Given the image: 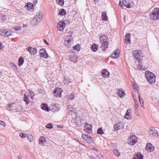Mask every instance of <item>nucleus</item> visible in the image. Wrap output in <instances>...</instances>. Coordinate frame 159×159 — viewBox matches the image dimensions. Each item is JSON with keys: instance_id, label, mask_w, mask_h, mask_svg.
Instances as JSON below:
<instances>
[{"instance_id": "2f4dec72", "label": "nucleus", "mask_w": 159, "mask_h": 159, "mask_svg": "<svg viewBox=\"0 0 159 159\" xmlns=\"http://www.w3.org/2000/svg\"><path fill=\"white\" fill-rule=\"evenodd\" d=\"M98 46L96 44H93L91 47V49L93 52H96L98 50Z\"/></svg>"}, {"instance_id": "13d9d810", "label": "nucleus", "mask_w": 159, "mask_h": 159, "mask_svg": "<svg viewBox=\"0 0 159 159\" xmlns=\"http://www.w3.org/2000/svg\"><path fill=\"white\" fill-rule=\"evenodd\" d=\"M3 76L2 75V73L0 71V79H3Z\"/></svg>"}, {"instance_id": "0eeeda50", "label": "nucleus", "mask_w": 159, "mask_h": 159, "mask_svg": "<svg viewBox=\"0 0 159 159\" xmlns=\"http://www.w3.org/2000/svg\"><path fill=\"white\" fill-rule=\"evenodd\" d=\"M84 130L87 133H91L92 132V126L87 123H85L84 125Z\"/></svg>"}, {"instance_id": "ea45409f", "label": "nucleus", "mask_w": 159, "mask_h": 159, "mask_svg": "<svg viewBox=\"0 0 159 159\" xmlns=\"http://www.w3.org/2000/svg\"><path fill=\"white\" fill-rule=\"evenodd\" d=\"M97 133L98 134H102L104 133L101 128H99L97 130Z\"/></svg>"}, {"instance_id": "cd10ccee", "label": "nucleus", "mask_w": 159, "mask_h": 159, "mask_svg": "<svg viewBox=\"0 0 159 159\" xmlns=\"http://www.w3.org/2000/svg\"><path fill=\"white\" fill-rule=\"evenodd\" d=\"M24 61V58L22 57H20L18 60V65L19 66H21Z\"/></svg>"}, {"instance_id": "e2e57ef3", "label": "nucleus", "mask_w": 159, "mask_h": 159, "mask_svg": "<svg viewBox=\"0 0 159 159\" xmlns=\"http://www.w3.org/2000/svg\"><path fill=\"white\" fill-rule=\"evenodd\" d=\"M21 156L20 155L18 156L17 158L19 159H21Z\"/></svg>"}, {"instance_id": "864d4df0", "label": "nucleus", "mask_w": 159, "mask_h": 159, "mask_svg": "<svg viewBox=\"0 0 159 159\" xmlns=\"http://www.w3.org/2000/svg\"><path fill=\"white\" fill-rule=\"evenodd\" d=\"M14 29L16 30H20L21 29L20 27L16 26L14 27Z\"/></svg>"}, {"instance_id": "a211bd4d", "label": "nucleus", "mask_w": 159, "mask_h": 159, "mask_svg": "<svg viewBox=\"0 0 159 159\" xmlns=\"http://www.w3.org/2000/svg\"><path fill=\"white\" fill-rule=\"evenodd\" d=\"M101 45L100 47L103 50H106L108 48V43L107 42H101Z\"/></svg>"}, {"instance_id": "c756f323", "label": "nucleus", "mask_w": 159, "mask_h": 159, "mask_svg": "<svg viewBox=\"0 0 159 159\" xmlns=\"http://www.w3.org/2000/svg\"><path fill=\"white\" fill-rule=\"evenodd\" d=\"M102 20L103 21H107L108 20L107 17V16L106 13L105 12H103L102 13L101 16Z\"/></svg>"}, {"instance_id": "7ed1b4c3", "label": "nucleus", "mask_w": 159, "mask_h": 159, "mask_svg": "<svg viewBox=\"0 0 159 159\" xmlns=\"http://www.w3.org/2000/svg\"><path fill=\"white\" fill-rule=\"evenodd\" d=\"M133 57L138 61H140L143 57V54L141 50L134 51L133 52Z\"/></svg>"}, {"instance_id": "a18cd8bd", "label": "nucleus", "mask_w": 159, "mask_h": 159, "mask_svg": "<svg viewBox=\"0 0 159 159\" xmlns=\"http://www.w3.org/2000/svg\"><path fill=\"white\" fill-rule=\"evenodd\" d=\"M46 127L48 129H51L53 128V126L52 123H49L46 125Z\"/></svg>"}, {"instance_id": "a878e982", "label": "nucleus", "mask_w": 159, "mask_h": 159, "mask_svg": "<svg viewBox=\"0 0 159 159\" xmlns=\"http://www.w3.org/2000/svg\"><path fill=\"white\" fill-rule=\"evenodd\" d=\"M26 5L28 11H31L33 9L34 7L33 4L32 3L29 2L26 4Z\"/></svg>"}, {"instance_id": "338daca9", "label": "nucleus", "mask_w": 159, "mask_h": 159, "mask_svg": "<svg viewBox=\"0 0 159 159\" xmlns=\"http://www.w3.org/2000/svg\"><path fill=\"white\" fill-rule=\"evenodd\" d=\"M135 107L136 108H137L138 107V105L137 104H135Z\"/></svg>"}, {"instance_id": "e433bc0d", "label": "nucleus", "mask_w": 159, "mask_h": 159, "mask_svg": "<svg viewBox=\"0 0 159 159\" xmlns=\"http://www.w3.org/2000/svg\"><path fill=\"white\" fill-rule=\"evenodd\" d=\"M52 109L54 111H57L58 110V107L56 104L52 105L51 107Z\"/></svg>"}, {"instance_id": "774afa93", "label": "nucleus", "mask_w": 159, "mask_h": 159, "mask_svg": "<svg viewBox=\"0 0 159 159\" xmlns=\"http://www.w3.org/2000/svg\"><path fill=\"white\" fill-rule=\"evenodd\" d=\"M44 42H45V43L47 44H48V43L47 42V41L45 40H44Z\"/></svg>"}, {"instance_id": "6ab92c4d", "label": "nucleus", "mask_w": 159, "mask_h": 159, "mask_svg": "<svg viewBox=\"0 0 159 159\" xmlns=\"http://www.w3.org/2000/svg\"><path fill=\"white\" fill-rule=\"evenodd\" d=\"M143 156L140 152H138L133 156L134 159H143Z\"/></svg>"}, {"instance_id": "1a4fd4ad", "label": "nucleus", "mask_w": 159, "mask_h": 159, "mask_svg": "<svg viewBox=\"0 0 159 159\" xmlns=\"http://www.w3.org/2000/svg\"><path fill=\"white\" fill-rule=\"evenodd\" d=\"M61 89L59 88H57L55 89L53 91L55 96L57 97H61Z\"/></svg>"}, {"instance_id": "393cba45", "label": "nucleus", "mask_w": 159, "mask_h": 159, "mask_svg": "<svg viewBox=\"0 0 159 159\" xmlns=\"http://www.w3.org/2000/svg\"><path fill=\"white\" fill-rule=\"evenodd\" d=\"M41 107L43 110H45L47 111H49V108L46 104L42 103L41 105Z\"/></svg>"}, {"instance_id": "4d7b16f0", "label": "nucleus", "mask_w": 159, "mask_h": 159, "mask_svg": "<svg viewBox=\"0 0 159 159\" xmlns=\"http://www.w3.org/2000/svg\"><path fill=\"white\" fill-rule=\"evenodd\" d=\"M5 123L3 121L0 120V125H3L4 126H5V125H4Z\"/></svg>"}, {"instance_id": "680f3d73", "label": "nucleus", "mask_w": 159, "mask_h": 159, "mask_svg": "<svg viewBox=\"0 0 159 159\" xmlns=\"http://www.w3.org/2000/svg\"><path fill=\"white\" fill-rule=\"evenodd\" d=\"M57 127L58 128H62L63 127V126L62 125H58V126H57Z\"/></svg>"}, {"instance_id": "5701e85b", "label": "nucleus", "mask_w": 159, "mask_h": 159, "mask_svg": "<svg viewBox=\"0 0 159 159\" xmlns=\"http://www.w3.org/2000/svg\"><path fill=\"white\" fill-rule=\"evenodd\" d=\"M100 39L101 42H107L108 38L105 35H101Z\"/></svg>"}, {"instance_id": "de8ad7c7", "label": "nucleus", "mask_w": 159, "mask_h": 159, "mask_svg": "<svg viewBox=\"0 0 159 159\" xmlns=\"http://www.w3.org/2000/svg\"><path fill=\"white\" fill-rule=\"evenodd\" d=\"M11 33L10 31H7L5 32V36H8L11 35Z\"/></svg>"}, {"instance_id": "bb28decb", "label": "nucleus", "mask_w": 159, "mask_h": 159, "mask_svg": "<svg viewBox=\"0 0 159 159\" xmlns=\"http://www.w3.org/2000/svg\"><path fill=\"white\" fill-rule=\"evenodd\" d=\"M70 38H71V36H67L65 38V42L66 44H70L71 43L72 40Z\"/></svg>"}, {"instance_id": "58836bf2", "label": "nucleus", "mask_w": 159, "mask_h": 159, "mask_svg": "<svg viewBox=\"0 0 159 159\" xmlns=\"http://www.w3.org/2000/svg\"><path fill=\"white\" fill-rule=\"evenodd\" d=\"M113 152L115 155L117 157H119L120 156V152L117 149H114L113 150Z\"/></svg>"}, {"instance_id": "0e129e2a", "label": "nucleus", "mask_w": 159, "mask_h": 159, "mask_svg": "<svg viewBox=\"0 0 159 159\" xmlns=\"http://www.w3.org/2000/svg\"><path fill=\"white\" fill-rule=\"evenodd\" d=\"M135 113L136 114V115H138V112L137 110L136 109L135 110Z\"/></svg>"}, {"instance_id": "c85d7f7f", "label": "nucleus", "mask_w": 159, "mask_h": 159, "mask_svg": "<svg viewBox=\"0 0 159 159\" xmlns=\"http://www.w3.org/2000/svg\"><path fill=\"white\" fill-rule=\"evenodd\" d=\"M118 94L120 98H122L125 95V93L123 90H119Z\"/></svg>"}, {"instance_id": "a19ab883", "label": "nucleus", "mask_w": 159, "mask_h": 159, "mask_svg": "<svg viewBox=\"0 0 159 159\" xmlns=\"http://www.w3.org/2000/svg\"><path fill=\"white\" fill-rule=\"evenodd\" d=\"M68 111L70 112L73 111L74 110V108L73 107V106L71 105H70L68 106Z\"/></svg>"}, {"instance_id": "79ce46f5", "label": "nucleus", "mask_w": 159, "mask_h": 159, "mask_svg": "<svg viewBox=\"0 0 159 159\" xmlns=\"http://www.w3.org/2000/svg\"><path fill=\"white\" fill-rule=\"evenodd\" d=\"M75 98L74 93H71L69 96V99L71 100H73Z\"/></svg>"}, {"instance_id": "473e14b6", "label": "nucleus", "mask_w": 159, "mask_h": 159, "mask_svg": "<svg viewBox=\"0 0 159 159\" xmlns=\"http://www.w3.org/2000/svg\"><path fill=\"white\" fill-rule=\"evenodd\" d=\"M40 23L39 22H38L36 19L35 18H34L33 19V20L31 21V24L33 25H37L38 23Z\"/></svg>"}, {"instance_id": "69168bd1", "label": "nucleus", "mask_w": 159, "mask_h": 159, "mask_svg": "<svg viewBox=\"0 0 159 159\" xmlns=\"http://www.w3.org/2000/svg\"><path fill=\"white\" fill-rule=\"evenodd\" d=\"M92 149L96 151H97L98 152V151L97 149H96L94 148H93Z\"/></svg>"}, {"instance_id": "5fc2aeb1", "label": "nucleus", "mask_w": 159, "mask_h": 159, "mask_svg": "<svg viewBox=\"0 0 159 159\" xmlns=\"http://www.w3.org/2000/svg\"><path fill=\"white\" fill-rule=\"evenodd\" d=\"M12 65L11 66H13V68L15 70H17V67L16 65H15L14 63H12L11 64Z\"/></svg>"}, {"instance_id": "72a5a7b5", "label": "nucleus", "mask_w": 159, "mask_h": 159, "mask_svg": "<svg viewBox=\"0 0 159 159\" xmlns=\"http://www.w3.org/2000/svg\"><path fill=\"white\" fill-rule=\"evenodd\" d=\"M130 34L129 33L126 34L125 35V43H126L127 42H129L130 41Z\"/></svg>"}, {"instance_id": "6e6d98bb", "label": "nucleus", "mask_w": 159, "mask_h": 159, "mask_svg": "<svg viewBox=\"0 0 159 159\" xmlns=\"http://www.w3.org/2000/svg\"><path fill=\"white\" fill-rule=\"evenodd\" d=\"M5 32L2 31H0V34L2 36H5Z\"/></svg>"}, {"instance_id": "4be33fe9", "label": "nucleus", "mask_w": 159, "mask_h": 159, "mask_svg": "<svg viewBox=\"0 0 159 159\" xmlns=\"http://www.w3.org/2000/svg\"><path fill=\"white\" fill-rule=\"evenodd\" d=\"M17 106L16 105V104L15 103H11L9 104L7 108V109L9 111L12 110V108H13L15 107H17Z\"/></svg>"}, {"instance_id": "37998d69", "label": "nucleus", "mask_w": 159, "mask_h": 159, "mask_svg": "<svg viewBox=\"0 0 159 159\" xmlns=\"http://www.w3.org/2000/svg\"><path fill=\"white\" fill-rule=\"evenodd\" d=\"M57 2L60 5H62L64 3L63 0H56Z\"/></svg>"}, {"instance_id": "39448f33", "label": "nucleus", "mask_w": 159, "mask_h": 159, "mask_svg": "<svg viewBox=\"0 0 159 159\" xmlns=\"http://www.w3.org/2000/svg\"><path fill=\"white\" fill-rule=\"evenodd\" d=\"M66 24L63 20L60 21L57 24V27L58 30L62 31L65 28Z\"/></svg>"}, {"instance_id": "603ef678", "label": "nucleus", "mask_w": 159, "mask_h": 159, "mask_svg": "<svg viewBox=\"0 0 159 159\" xmlns=\"http://www.w3.org/2000/svg\"><path fill=\"white\" fill-rule=\"evenodd\" d=\"M30 96L31 98H33V97L35 96V93L34 92L30 91Z\"/></svg>"}, {"instance_id": "3c124183", "label": "nucleus", "mask_w": 159, "mask_h": 159, "mask_svg": "<svg viewBox=\"0 0 159 159\" xmlns=\"http://www.w3.org/2000/svg\"><path fill=\"white\" fill-rule=\"evenodd\" d=\"M1 17H2L1 19L3 21L7 20V17L6 16L4 15H2L1 16Z\"/></svg>"}, {"instance_id": "20e7f679", "label": "nucleus", "mask_w": 159, "mask_h": 159, "mask_svg": "<svg viewBox=\"0 0 159 159\" xmlns=\"http://www.w3.org/2000/svg\"><path fill=\"white\" fill-rule=\"evenodd\" d=\"M137 141V138L134 135H132L128 139V141L129 143L132 145H134Z\"/></svg>"}, {"instance_id": "f3484780", "label": "nucleus", "mask_w": 159, "mask_h": 159, "mask_svg": "<svg viewBox=\"0 0 159 159\" xmlns=\"http://www.w3.org/2000/svg\"><path fill=\"white\" fill-rule=\"evenodd\" d=\"M119 52L120 51L118 49H116L114 51V52L111 55V57L112 58H117L119 56Z\"/></svg>"}, {"instance_id": "9d476101", "label": "nucleus", "mask_w": 159, "mask_h": 159, "mask_svg": "<svg viewBox=\"0 0 159 159\" xmlns=\"http://www.w3.org/2000/svg\"><path fill=\"white\" fill-rule=\"evenodd\" d=\"M149 133L150 135L155 136H158V133L156 129L153 127H151L149 129Z\"/></svg>"}, {"instance_id": "c9c22d12", "label": "nucleus", "mask_w": 159, "mask_h": 159, "mask_svg": "<svg viewBox=\"0 0 159 159\" xmlns=\"http://www.w3.org/2000/svg\"><path fill=\"white\" fill-rule=\"evenodd\" d=\"M138 98H139V100L140 104H141V106L142 107H144V104L143 103V101L142 98H141L140 97V95L139 94H138Z\"/></svg>"}, {"instance_id": "bf43d9fd", "label": "nucleus", "mask_w": 159, "mask_h": 159, "mask_svg": "<svg viewBox=\"0 0 159 159\" xmlns=\"http://www.w3.org/2000/svg\"><path fill=\"white\" fill-rule=\"evenodd\" d=\"M119 5L122 8H123V6L122 5V4L121 3L120 1Z\"/></svg>"}, {"instance_id": "9b49d317", "label": "nucleus", "mask_w": 159, "mask_h": 159, "mask_svg": "<svg viewBox=\"0 0 159 159\" xmlns=\"http://www.w3.org/2000/svg\"><path fill=\"white\" fill-rule=\"evenodd\" d=\"M146 149L148 152H153L154 150V147L151 143H148L146 146Z\"/></svg>"}, {"instance_id": "6e6552de", "label": "nucleus", "mask_w": 159, "mask_h": 159, "mask_svg": "<svg viewBox=\"0 0 159 159\" xmlns=\"http://www.w3.org/2000/svg\"><path fill=\"white\" fill-rule=\"evenodd\" d=\"M40 56L41 57L47 58L48 57V53L46 51L45 49L42 48L39 51Z\"/></svg>"}, {"instance_id": "f03ea898", "label": "nucleus", "mask_w": 159, "mask_h": 159, "mask_svg": "<svg viewBox=\"0 0 159 159\" xmlns=\"http://www.w3.org/2000/svg\"><path fill=\"white\" fill-rule=\"evenodd\" d=\"M151 19L154 20L159 19V8H154L150 15Z\"/></svg>"}, {"instance_id": "4c0bfd02", "label": "nucleus", "mask_w": 159, "mask_h": 159, "mask_svg": "<svg viewBox=\"0 0 159 159\" xmlns=\"http://www.w3.org/2000/svg\"><path fill=\"white\" fill-rule=\"evenodd\" d=\"M74 50L79 51L80 50V46L79 44H77L73 47Z\"/></svg>"}, {"instance_id": "b1692460", "label": "nucleus", "mask_w": 159, "mask_h": 159, "mask_svg": "<svg viewBox=\"0 0 159 159\" xmlns=\"http://www.w3.org/2000/svg\"><path fill=\"white\" fill-rule=\"evenodd\" d=\"M45 141V137L44 136H42L40 138L39 140V144L43 145Z\"/></svg>"}, {"instance_id": "49530a36", "label": "nucleus", "mask_w": 159, "mask_h": 159, "mask_svg": "<svg viewBox=\"0 0 159 159\" xmlns=\"http://www.w3.org/2000/svg\"><path fill=\"white\" fill-rule=\"evenodd\" d=\"M28 139L30 142H32L33 140V137L31 135H28Z\"/></svg>"}, {"instance_id": "8fccbe9b", "label": "nucleus", "mask_w": 159, "mask_h": 159, "mask_svg": "<svg viewBox=\"0 0 159 159\" xmlns=\"http://www.w3.org/2000/svg\"><path fill=\"white\" fill-rule=\"evenodd\" d=\"M27 134L23 133H20V136L22 138H25L26 137Z\"/></svg>"}, {"instance_id": "aec40b11", "label": "nucleus", "mask_w": 159, "mask_h": 159, "mask_svg": "<svg viewBox=\"0 0 159 159\" xmlns=\"http://www.w3.org/2000/svg\"><path fill=\"white\" fill-rule=\"evenodd\" d=\"M121 123H119L118 124L115 125L114 126V130L117 131L119 130H120L122 129L123 126H120Z\"/></svg>"}, {"instance_id": "ddd939ff", "label": "nucleus", "mask_w": 159, "mask_h": 159, "mask_svg": "<svg viewBox=\"0 0 159 159\" xmlns=\"http://www.w3.org/2000/svg\"><path fill=\"white\" fill-rule=\"evenodd\" d=\"M27 50L31 54L34 55L37 52V50L34 48L32 47H29L27 48Z\"/></svg>"}, {"instance_id": "423d86ee", "label": "nucleus", "mask_w": 159, "mask_h": 159, "mask_svg": "<svg viewBox=\"0 0 159 159\" xmlns=\"http://www.w3.org/2000/svg\"><path fill=\"white\" fill-rule=\"evenodd\" d=\"M82 137L83 139L86 140L88 143H93V138L90 136H89L87 134H82Z\"/></svg>"}, {"instance_id": "c03bdc74", "label": "nucleus", "mask_w": 159, "mask_h": 159, "mask_svg": "<svg viewBox=\"0 0 159 159\" xmlns=\"http://www.w3.org/2000/svg\"><path fill=\"white\" fill-rule=\"evenodd\" d=\"M22 106L20 105H18V107L17 108H15V109L17 112H19L21 111L22 110Z\"/></svg>"}, {"instance_id": "f8f14e48", "label": "nucleus", "mask_w": 159, "mask_h": 159, "mask_svg": "<svg viewBox=\"0 0 159 159\" xmlns=\"http://www.w3.org/2000/svg\"><path fill=\"white\" fill-rule=\"evenodd\" d=\"M42 17V14L40 12H37L36 15L34 16V18L36 19L39 22L41 21Z\"/></svg>"}, {"instance_id": "7c9ffc66", "label": "nucleus", "mask_w": 159, "mask_h": 159, "mask_svg": "<svg viewBox=\"0 0 159 159\" xmlns=\"http://www.w3.org/2000/svg\"><path fill=\"white\" fill-rule=\"evenodd\" d=\"M24 100L27 105L30 103V100L29 98L25 94H24Z\"/></svg>"}, {"instance_id": "052dcab7", "label": "nucleus", "mask_w": 159, "mask_h": 159, "mask_svg": "<svg viewBox=\"0 0 159 159\" xmlns=\"http://www.w3.org/2000/svg\"><path fill=\"white\" fill-rule=\"evenodd\" d=\"M2 44L1 42L0 41V50H1L2 48Z\"/></svg>"}, {"instance_id": "4468645a", "label": "nucleus", "mask_w": 159, "mask_h": 159, "mask_svg": "<svg viewBox=\"0 0 159 159\" xmlns=\"http://www.w3.org/2000/svg\"><path fill=\"white\" fill-rule=\"evenodd\" d=\"M102 75L104 78H108L109 77V72L106 69L103 70L101 72Z\"/></svg>"}, {"instance_id": "f257e3e1", "label": "nucleus", "mask_w": 159, "mask_h": 159, "mask_svg": "<svg viewBox=\"0 0 159 159\" xmlns=\"http://www.w3.org/2000/svg\"><path fill=\"white\" fill-rule=\"evenodd\" d=\"M145 76L149 83L153 84L155 83L156 76L152 73L149 71H146L145 72Z\"/></svg>"}, {"instance_id": "f704fd0d", "label": "nucleus", "mask_w": 159, "mask_h": 159, "mask_svg": "<svg viewBox=\"0 0 159 159\" xmlns=\"http://www.w3.org/2000/svg\"><path fill=\"white\" fill-rule=\"evenodd\" d=\"M66 14L65 11L64 9H61L59 11L58 14L61 16H63Z\"/></svg>"}, {"instance_id": "09e8293b", "label": "nucleus", "mask_w": 159, "mask_h": 159, "mask_svg": "<svg viewBox=\"0 0 159 159\" xmlns=\"http://www.w3.org/2000/svg\"><path fill=\"white\" fill-rule=\"evenodd\" d=\"M138 61L139 62V68L140 69H141V70L143 69L144 67H143V66H142V62L141 61Z\"/></svg>"}, {"instance_id": "412c9836", "label": "nucleus", "mask_w": 159, "mask_h": 159, "mask_svg": "<svg viewBox=\"0 0 159 159\" xmlns=\"http://www.w3.org/2000/svg\"><path fill=\"white\" fill-rule=\"evenodd\" d=\"M131 110L129 109H128L125 114V118L127 119H130L131 116Z\"/></svg>"}, {"instance_id": "dca6fc26", "label": "nucleus", "mask_w": 159, "mask_h": 159, "mask_svg": "<svg viewBox=\"0 0 159 159\" xmlns=\"http://www.w3.org/2000/svg\"><path fill=\"white\" fill-rule=\"evenodd\" d=\"M70 60L73 62H76L78 61V57L76 56L74 54H71L70 56Z\"/></svg>"}, {"instance_id": "2eb2a0df", "label": "nucleus", "mask_w": 159, "mask_h": 159, "mask_svg": "<svg viewBox=\"0 0 159 159\" xmlns=\"http://www.w3.org/2000/svg\"><path fill=\"white\" fill-rule=\"evenodd\" d=\"M123 4L128 8L130 7L131 6L130 0H123Z\"/></svg>"}]
</instances>
